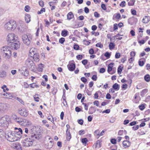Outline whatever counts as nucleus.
<instances>
[{
  "label": "nucleus",
  "instance_id": "obj_64",
  "mask_svg": "<svg viewBox=\"0 0 150 150\" xmlns=\"http://www.w3.org/2000/svg\"><path fill=\"white\" fill-rule=\"evenodd\" d=\"M121 17V15L120 13H117L115 16L116 18L117 19H119Z\"/></svg>",
  "mask_w": 150,
  "mask_h": 150
},
{
  "label": "nucleus",
  "instance_id": "obj_21",
  "mask_svg": "<svg viewBox=\"0 0 150 150\" xmlns=\"http://www.w3.org/2000/svg\"><path fill=\"white\" fill-rule=\"evenodd\" d=\"M44 65L42 64H40L38 65L37 69L39 71H42L44 67Z\"/></svg>",
  "mask_w": 150,
  "mask_h": 150
},
{
  "label": "nucleus",
  "instance_id": "obj_27",
  "mask_svg": "<svg viewBox=\"0 0 150 150\" xmlns=\"http://www.w3.org/2000/svg\"><path fill=\"white\" fill-rule=\"evenodd\" d=\"M112 88L115 90H118L120 88L119 85L117 83H115L113 85Z\"/></svg>",
  "mask_w": 150,
  "mask_h": 150
},
{
  "label": "nucleus",
  "instance_id": "obj_15",
  "mask_svg": "<svg viewBox=\"0 0 150 150\" xmlns=\"http://www.w3.org/2000/svg\"><path fill=\"white\" fill-rule=\"evenodd\" d=\"M75 65L74 64L70 63L67 65L69 70L71 71H73L75 68Z\"/></svg>",
  "mask_w": 150,
  "mask_h": 150
},
{
  "label": "nucleus",
  "instance_id": "obj_20",
  "mask_svg": "<svg viewBox=\"0 0 150 150\" xmlns=\"http://www.w3.org/2000/svg\"><path fill=\"white\" fill-rule=\"evenodd\" d=\"M74 17V15L73 13L71 12H69L67 15V19L70 20Z\"/></svg>",
  "mask_w": 150,
  "mask_h": 150
},
{
  "label": "nucleus",
  "instance_id": "obj_5",
  "mask_svg": "<svg viewBox=\"0 0 150 150\" xmlns=\"http://www.w3.org/2000/svg\"><path fill=\"white\" fill-rule=\"evenodd\" d=\"M10 121V118L9 116L5 115L0 119V126H7L8 123Z\"/></svg>",
  "mask_w": 150,
  "mask_h": 150
},
{
  "label": "nucleus",
  "instance_id": "obj_47",
  "mask_svg": "<svg viewBox=\"0 0 150 150\" xmlns=\"http://www.w3.org/2000/svg\"><path fill=\"white\" fill-rule=\"evenodd\" d=\"M79 47L76 44L74 45V48L76 50H79Z\"/></svg>",
  "mask_w": 150,
  "mask_h": 150
},
{
  "label": "nucleus",
  "instance_id": "obj_45",
  "mask_svg": "<svg viewBox=\"0 0 150 150\" xmlns=\"http://www.w3.org/2000/svg\"><path fill=\"white\" fill-rule=\"evenodd\" d=\"M106 98L107 99H111V96L109 93H108L106 95Z\"/></svg>",
  "mask_w": 150,
  "mask_h": 150
},
{
  "label": "nucleus",
  "instance_id": "obj_12",
  "mask_svg": "<svg viewBox=\"0 0 150 150\" xmlns=\"http://www.w3.org/2000/svg\"><path fill=\"white\" fill-rule=\"evenodd\" d=\"M36 52V50L34 47H32L30 49L29 55L31 58H32L33 55H34L35 54H37Z\"/></svg>",
  "mask_w": 150,
  "mask_h": 150
},
{
  "label": "nucleus",
  "instance_id": "obj_42",
  "mask_svg": "<svg viewBox=\"0 0 150 150\" xmlns=\"http://www.w3.org/2000/svg\"><path fill=\"white\" fill-rule=\"evenodd\" d=\"M104 55L106 57L108 58H109L110 57V54L108 52H106L105 54Z\"/></svg>",
  "mask_w": 150,
  "mask_h": 150
},
{
  "label": "nucleus",
  "instance_id": "obj_63",
  "mask_svg": "<svg viewBox=\"0 0 150 150\" xmlns=\"http://www.w3.org/2000/svg\"><path fill=\"white\" fill-rule=\"evenodd\" d=\"M127 59V58L126 56H125L124 58H123L121 59V62L123 63H124L125 61Z\"/></svg>",
  "mask_w": 150,
  "mask_h": 150
},
{
  "label": "nucleus",
  "instance_id": "obj_54",
  "mask_svg": "<svg viewBox=\"0 0 150 150\" xmlns=\"http://www.w3.org/2000/svg\"><path fill=\"white\" fill-rule=\"evenodd\" d=\"M113 29L114 30H116L118 29V25L117 24H115L113 26Z\"/></svg>",
  "mask_w": 150,
  "mask_h": 150
},
{
  "label": "nucleus",
  "instance_id": "obj_1",
  "mask_svg": "<svg viewBox=\"0 0 150 150\" xmlns=\"http://www.w3.org/2000/svg\"><path fill=\"white\" fill-rule=\"evenodd\" d=\"M41 135L38 134H31L29 138H26L24 140V146L28 147L32 145L33 141L38 140L41 137Z\"/></svg>",
  "mask_w": 150,
  "mask_h": 150
},
{
  "label": "nucleus",
  "instance_id": "obj_28",
  "mask_svg": "<svg viewBox=\"0 0 150 150\" xmlns=\"http://www.w3.org/2000/svg\"><path fill=\"white\" fill-rule=\"evenodd\" d=\"M145 80L147 82H149L150 81V76L149 74L146 75L144 77Z\"/></svg>",
  "mask_w": 150,
  "mask_h": 150
},
{
  "label": "nucleus",
  "instance_id": "obj_8",
  "mask_svg": "<svg viewBox=\"0 0 150 150\" xmlns=\"http://www.w3.org/2000/svg\"><path fill=\"white\" fill-rule=\"evenodd\" d=\"M18 39L17 37L13 33H10L7 36V40L10 43H12Z\"/></svg>",
  "mask_w": 150,
  "mask_h": 150
},
{
  "label": "nucleus",
  "instance_id": "obj_41",
  "mask_svg": "<svg viewBox=\"0 0 150 150\" xmlns=\"http://www.w3.org/2000/svg\"><path fill=\"white\" fill-rule=\"evenodd\" d=\"M124 132L125 131H124L123 130H120L118 132V134L119 135H122L123 134Z\"/></svg>",
  "mask_w": 150,
  "mask_h": 150
},
{
  "label": "nucleus",
  "instance_id": "obj_38",
  "mask_svg": "<svg viewBox=\"0 0 150 150\" xmlns=\"http://www.w3.org/2000/svg\"><path fill=\"white\" fill-rule=\"evenodd\" d=\"M122 67L121 66H120L118 67L117 69V72L119 74V73H121L122 71Z\"/></svg>",
  "mask_w": 150,
  "mask_h": 150
},
{
  "label": "nucleus",
  "instance_id": "obj_11",
  "mask_svg": "<svg viewBox=\"0 0 150 150\" xmlns=\"http://www.w3.org/2000/svg\"><path fill=\"white\" fill-rule=\"evenodd\" d=\"M19 113L21 115L25 117H27L28 114L27 110L25 108H22L21 110H19Z\"/></svg>",
  "mask_w": 150,
  "mask_h": 150
},
{
  "label": "nucleus",
  "instance_id": "obj_4",
  "mask_svg": "<svg viewBox=\"0 0 150 150\" xmlns=\"http://www.w3.org/2000/svg\"><path fill=\"white\" fill-rule=\"evenodd\" d=\"M32 38L33 36L30 34H24L22 36V39L24 43L27 46L30 44Z\"/></svg>",
  "mask_w": 150,
  "mask_h": 150
},
{
  "label": "nucleus",
  "instance_id": "obj_58",
  "mask_svg": "<svg viewBox=\"0 0 150 150\" xmlns=\"http://www.w3.org/2000/svg\"><path fill=\"white\" fill-rule=\"evenodd\" d=\"M66 4H67V2L65 1H64L62 3L61 6L62 7H64L65 6H66Z\"/></svg>",
  "mask_w": 150,
  "mask_h": 150
},
{
  "label": "nucleus",
  "instance_id": "obj_35",
  "mask_svg": "<svg viewBox=\"0 0 150 150\" xmlns=\"http://www.w3.org/2000/svg\"><path fill=\"white\" fill-rule=\"evenodd\" d=\"M34 98L36 101L38 102H39V95L38 94H35V95L34 96Z\"/></svg>",
  "mask_w": 150,
  "mask_h": 150
},
{
  "label": "nucleus",
  "instance_id": "obj_18",
  "mask_svg": "<svg viewBox=\"0 0 150 150\" xmlns=\"http://www.w3.org/2000/svg\"><path fill=\"white\" fill-rule=\"evenodd\" d=\"M6 76V72L4 70H2L0 71V77L4 78Z\"/></svg>",
  "mask_w": 150,
  "mask_h": 150
},
{
  "label": "nucleus",
  "instance_id": "obj_2",
  "mask_svg": "<svg viewBox=\"0 0 150 150\" xmlns=\"http://www.w3.org/2000/svg\"><path fill=\"white\" fill-rule=\"evenodd\" d=\"M0 50L6 58V59L10 58L11 56V52L10 50V48L7 46H4L2 47Z\"/></svg>",
  "mask_w": 150,
  "mask_h": 150
},
{
  "label": "nucleus",
  "instance_id": "obj_26",
  "mask_svg": "<svg viewBox=\"0 0 150 150\" xmlns=\"http://www.w3.org/2000/svg\"><path fill=\"white\" fill-rule=\"evenodd\" d=\"M113 63H111L109 64L107 70V71L108 72H110L112 70V68L113 67Z\"/></svg>",
  "mask_w": 150,
  "mask_h": 150
},
{
  "label": "nucleus",
  "instance_id": "obj_34",
  "mask_svg": "<svg viewBox=\"0 0 150 150\" xmlns=\"http://www.w3.org/2000/svg\"><path fill=\"white\" fill-rule=\"evenodd\" d=\"M4 105L2 103H0V113L4 110Z\"/></svg>",
  "mask_w": 150,
  "mask_h": 150
},
{
  "label": "nucleus",
  "instance_id": "obj_46",
  "mask_svg": "<svg viewBox=\"0 0 150 150\" xmlns=\"http://www.w3.org/2000/svg\"><path fill=\"white\" fill-rule=\"evenodd\" d=\"M57 2L55 1L54 2H50L49 3V5L51 6L54 5L55 3H56Z\"/></svg>",
  "mask_w": 150,
  "mask_h": 150
},
{
  "label": "nucleus",
  "instance_id": "obj_17",
  "mask_svg": "<svg viewBox=\"0 0 150 150\" xmlns=\"http://www.w3.org/2000/svg\"><path fill=\"white\" fill-rule=\"evenodd\" d=\"M33 58L34 60L36 62H38L39 61V56L38 53L35 54L34 55H33Z\"/></svg>",
  "mask_w": 150,
  "mask_h": 150
},
{
  "label": "nucleus",
  "instance_id": "obj_36",
  "mask_svg": "<svg viewBox=\"0 0 150 150\" xmlns=\"http://www.w3.org/2000/svg\"><path fill=\"white\" fill-rule=\"evenodd\" d=\"M96 46L97 47H99L100 48H101L103 47V45H102L100 42L98 43L96 45Z\"/></svg>",
  "mask_w": 150,
  "mask_h": 150
},
{
  "label": "nucleus",
  "instance_id": "obj_60",
  "mask_svg": "<svg viewBox=\"0 0 150 150\" xmlns=\"http://www.w3.org/2000/svg\"><path fill=\"white\" fill-rule=\"evenodd\" d=\"M81 81L84 83H85L87 81V79L84 77H82L81 78Z\"/></svg>",
  "mask_w": 150,
  "mask_h": 150
},
{
  "label": "nucleus",
  "instance_id": "obj_25",
  "mask_svg": "<svg viewBox=\"0 0 150 150\" xmlns=\"http://www.w3.org/2000/svg\"><path fill=\"white\" fill-rule=\"evenodd\" d=\"M67 139L69 141L71 138V136L70 133L68 130H66Z\"/></svg>",
  "mask_w": 150,
  "mask_h": 150
},
{
  "label": "nucleus",
  "instance_id": "obj_61",
  "mask_svg": "<svg viewBox=\"0 0 150 150\" xmlns=\"http://www.w3.org/2000/svg\"><path fill=\"white\" fill-rule=\"evenodd\" d=\"M84 12L86 13H87L89 12V9L87 7H85L84 8Z\"/></svg>",
  "mask_w": 150,
  "mask_h": 150
},
{
  "label": "nucleus",
  "instance_id": "obj_3",
  "mask_svg": "<svg viewBox=\"0 0 150 150\" xmlns=\"http://www.w3.org/2000/svg\"><path fill=\"white\" fill-rule=\"evenodd\" d=\"M5 137L7 138L8 141L13 142L17 141L16 138L15 132L14 131H9L6 134Z\"/></svg>",
  "mask_w": 150,
  "mask_h": 150
},
{
  "label": "nucleus",
  "instance_id": "obj_23",
  "mask_svg": "<svg viewBox=\"0 0 150 150\" xmlns=\"http://www.w3.org/2000/svg\"><path fill=\"white\" fill-rule=\"evenodd\" d=\"M101 146L100 144L99 141H97L96 143L93 144V147L94 148H96L97 147L100 148Z\"/></svg>",
  "mask_w": 150,
  "mask_h": 150
},
{
  "label": "nucleus",
  "instance_id": "obj_44",
  "mask_svg": "<svg viewBox=\"0 0 150 150\" xmlns=\"http://www.w3.org/2000/svg\"><path fill=\"white\" fill-rule=\"evenodd\" d=\"M139 109L141 110H143L145 108L143 104L140 105L139 106Z\"/></svg>",
  "mask_w": 150,
  "mask_h": 150
},
{
  "label": "nucleus",
  "instance_id": "obj_9",
  "mask_svg": "<svg viewBox=\"0 0 150 150\" xmlns=\"http://www.w3.org/2000/svg\"><path fill=\"white\" fill-rule=\"evenodd\" d=\"M14 130L16 131L14 132H15V135L17 141L22 136L23 130L21 128L17 127H15Z\"/></svg>",
  "mask_w": 150,
  "mask_h": 150
},
{
  "label": "nucleus",
  "instance_id": "obj_48",
  "mask_svg": "<svg viewBox=\"0 0 150 150\" xmlns=\"http://www.w3.org/2000/svg\"><path fill=\"white\" fill-rule=\"evenodd\" d=\"M139 126L138 125H136L133 126L132 127L133 130H135L139 128Z\"/></svg>",
  "mask_w": 150,
  "mask_h": 150
},
{
  "label": "nucleus",
  "instance_id": "obj_40",
  "mask_svg": "<svg viewBox=\"0 0 150 150\" xmlns=\"http://www.w3.org/2000/svg\"><path fill=\"white\" fill-rule=\"evenodd\" d=\"M88 142L87 139L86 138L82 139V142L83 144H86Z\"/></svg>",
  "mask_w": 150,
  "mask_h": 150
},
{
  "label": "nucleus",
  "instance_id": "obj_16",
  "mask_svg": "<svg viewBox=\"0 0 150 150\" xmlns=\"http://www.w3.org/2000/svg\"><path fill=\"white\" fill-rule=\"evenodd\" d=\"M130 142L127 140L124 141L122 143L123 146L125 148L129 147L130 145Z\"/></svg>",
  "mask_w": 150,
  "mask_h": 150
},
{
  "label": "nucleus",
  "instance_id": "obj_51",
  "mask_svg": "<svg viewBox=\"0 0 150 150\" xmlns=\"http://www.w3.org/2000/svg\"><path fill=\"white\" fill-rule=\"evenodd\" d=\"M135 55V53L134 52L132 51L131 52L130 56L131 57H134Z\"/></svg>",
  "mask_w": 150,
  "mask_h": 150
},
{
  "label": "nucleus",
  "instance_id": "obj_31",
  "mask_svg": "<svg viewBox=\"0 0 150 150\" xmlns=\"http://www.w3.org/2000/svg\"><path fill=\"white\" fill-rule=\"evenodd\" d=\"M29 86L32 88H38L39 87V86L37 85L36 83H33L29 84Z\"/></svg>",
  "mask_w": 150,
  "mask_h": 150
},
{
  "label": "nucleus",
  "instance_id": "obj_39",
  "mask_svg": "<svg viewBox=\"0 0 150 150\" xmlns=\"http://www.w3.org/2000/svg\"><path fill=\"white\" fill-rule=\"evenodd\" d=\"M65 41V39L63 38H60L59 40V42L61 44H63Z\"/></svg>",
  "mask_w": 150,
  "mask_h": 150
},
{
  "label": "nucleus",
  "instance_id": "obj_43",
  "mask_svg": "<svg viewBox=\"0 0 150 150\" xmlns=\"http://www.w3.org/2000/svg\"><path fill=\"white\" fill-rule=\"evenodd\" d=\"M132 14L133 15H135L136 14V11L135 10L132 9L131 10Z\"/></svg>",
  "mask_w": 150,
  "mask_h": 150
},
{
  "label": "nucleus",
  "instance_id": "obj_37",
  "mask_svg": "<svg viewBox=\"0 0 150 150\" xmlns=\"http://www.w3.org/2000/svg\"><path fill=\"white\" fill-rule=\"evenodd\" d=\"M100 133V132L98 130H96L94 132V134L95 135L98 136V138H99V134Z\"/></svg>",
  "mask_w": 150,
  "mask_h": 150
},
{
  "label": "nucleus",
  "instance_id": "obj_22",
  "mask_svg": "<svg viewBox=\"0 0 150 150\" xmlns=\"http://www.w3.org/2000/svg\"><path fill=\"white\" fill-rule=\"evenodd\" d=\"M30 16L29 14L25 15V19L26 22L27 23H29L30 21Z\"/></svg>",
  "mask_w": 150,
  "mask_h": 150
},
{
  "label": "nucleus",
  "instance_id": "obj_14",
  "mask_svg": "<svg viewBox=\"0 0 150 150\" xmlns=\"http://www.w3.org/2000/svg\"><path fill=\"white\" fill-rule=\"evenodd\" d=\"M2 96H3L4 98H11L12 97V94L10 93H8L7 92H4V93L1 95Z\"/></svg>",
  "mask_w": 150,
  "mask_h": 150
},
{
  "label": "nucleus",
  "instance_id": "obj_29",
  "mask_svg": "<svg viewBox=\"0 0 150 150\" xmlns=\"http://www.w3.org/2000/svg\"><path fill=\"white\" fill-rule=\"evenodd\" d=\"M53 145V143L52 140H50L49 142L48 143L47 145V148L48 149H50L52 147Z\"/></svg>",
  "mask_w": 150,
  "mask_h": 150
},
{
  "label": "nucleus",
  "instance_id": "obj_7",
  "mask_svg": "<svg viewBox=\"0 0 150 150\" xmlns=\"http://www.w3.org/2000/svg\"><path fill=\"white\" fill-rule=\"evenodd\" d=\"M16 27V22L13 20L8 22L6 23L4 25L5 29L7 30H11L13 29H15Z\"/></svg>",
  "mask_w": 150,
  "mask_h": 150
},
{
  "label": "nucleus",
  "instance_id": "obj_32",
  "mask_svg": "<svg viewBox=\"0 0 150 150\" xmlns=\"http://www.w3.org/2000/svg\"><path fill=\"white\" fill-rule=\"evenodd\" d=\"M135 1V0H130L128 3V5L129 6H133L134 5Z\"/></svg>",
  "mask_w": 150,
  "mask_h": 150
},
{
  "label": "nucleus",
  "instance_id": "obj_6",
  "mask_svg": "<svg viewBox=\"0 0 150 150\" xmlns=\"http://www.w3.org/2000/svg\"><path fill=\"white\" fill-rule=\"evenodd\" d=\"M32 58L29 57L25 61V64L27 66L30 68L31 71H35L36 70V67L35 64L32 60Z\"/></svg>",
  "mask_w": 150,
  "mask_h": 150
},
{
  "label": "nucleus",
  "instance_id": "obj_52",
  "mask_svg": "<svg viewBox=\"0 0 150 150\" xmlns=\"http://www.w3.org/2000/svg\"><path fill=\"white\" fill-rule=\"evenodd\" d=\"M125 2L124 1H122L121 3L120 4V6L121 7H124L125 6Z\"/></svg>",
  "mask_w": 150,
  "mask_h": 150
},
{
  "label": "nucleus",
  "instance_id": "obj_53",
  "mask_svg": "<svg viewBox=\"0 0 150 150\" xmlns=\"http://www.w3.org/2000/svg\"><path fill=\"white\" fill-rule=\"evenodd\" d=\"M130 33L131 35L132 36H134L135 35V32L133 30H131L130 31Z\"/></svg>",
  "mask_w": 150,
  "mask_h": 150
},
{
  "label": "nucleus",
  "instance_id": "obj_59",
  "mask_svg": "<svg viewBox=\"0 0 150 150\" xmlns=\"http://www.w3.org/2000/svg\"><path fill=\"white\" fill-rule=\"evenodd\" d=\"M39 4V5L41 7H43L44 5L43 2L42 1H40Z\"/></svg>",
  "mask_w": 150,
  "mask_h": 150
},
{
  "label": "nucleus",
  "instance_id": "obj_30",
  "mask_svg": "<svg viewBox=\"0 0 150 150\" xmlns=\"http://www.w3.org/2000/svg\"><path fill=\"white\" fill-rule=\"evenodd\" d=\"M24 121H26V120L22 118H18V119H16V122L20 124L22 122H24Z\"/></svg>",
  "mask_w": 150,
  "mask_h": 150
},
{
  "label": "nucleus",
  "instance_id": "obj_24",
  "mask_svg": "<svg viewBox=\"0 0 150 150\" xmlns=\"http://www.w3.org/2000/svg\"><path fill=\"white\" fill-rule=\"evenodd\" d=\"M68 34V31L66 30H64L62 31L61 35L63 37H65L67 36Z\"/></svg>",
  "mask_w": 150,
  "mask_h": 150
},
{
  "label": "nucleus",
  "instance_id": "obj_57",
  "mask_svg": "<svg viewBox=\"0 0 150 150\" xmlns=\"http://www.w3.org/2000/svg\"><path fill=\"white\" fill-rule=\"evenodd\" d=\"M94 16L96 18H98L100 16V15L97 12H95L94 13Z\"/></svg>",
  "mask_w": 150,
  "mask_h": 150
},
{
  "label": "nucleus",
  "instance_id": "obj_49",
  "mask_svg": "<svg viewBox=\"0 0 150 150\" xmlns=\"http://www.w3.org/2000/svg\"><path fill=\"white\" fill-rule=\"evenodd\" d=\"M120 54L119 53H116L115 55V57L116 59L119 58L120 57Z\"/></svg>",
  "mask_w": 150,
  "mask_h": 150
},
{
  "label": "nucleus",
  "instance_id": "obj_33",
  "mask_svg": "<svg viewBox=\"0 0 150 150\" xmlns=\"http://www.w3.org/2000/svg\"><path fill=\"white\" fill-rule=\"evenodd\" d=\"M115 45L112 42H110L109 45V49L110 50L114 49L115 47Z\"/></svg>",
  "mask_w": 150,
  "mask_h": 150
},
{
  "label": "nucleus",
  "instance_id": "obj_62",
  "mask_svg": "<svg viewBox=\"0 0 150 150\" xmlns=\"http://www.w3.org/2000/svg\"><path fill=\"white\" fill-rule=\"evenodd\" d=\"M79 134L81 135L83 134H84V131L83 130H81L79 131Z\"/></svg>",
  "mask_w": 150,
  "mask_h": 150
},
{
  "label": "nucleus",
  "instance_id": "obj_55",
  "mask_svg": "<svg viewBox=\"0 0 150 150\" xmlns=\"http://www.w3.org/2000/svg\"><path fill=\"white\" fill-rule=\"evenodd\" d=\"M83 104L84 105L85 109L86 110H88V105L84 103H83Z\"/></svg>",
  "mask_w": 150,
  "mask_h": 150
},
{
  "label": "nucleus",
  "instance_id": "obj_10",
  "mask_svg": "<svg viewBox=\"0 0 150 150\" xmlns=\"http://www.w3.org/2000/svg\"><path fill=\"white\" fill-rule=\"evenodd\" d=\"M20 42L18 39L17 40H16L11 43V47L14 49L17 50L20 47Z\"/></svg>",
  "mask_w": 150,
  "mask_h": 150
},
{
  "label": "nucleus",
  "instance_id": "obj_56",
  "mask_svg": "<svg viewBox=\"0 0 150 150\" xmlns=\"http://www.w3.org/2000/svg\"><path fill=\"white\" fill-rule=\"evenodd\" d=\"M110 142L112 144H115L116 143V141L115 139H111Z\"/></svg>",
  "mask_w": 150,
  "mask_h": 150
},
{
  "label": "nucleus",
  "instance_id": "obj_19",
  "mask_svg": "<svg viewBox=\"0 0 150 150\" xmlns=\"http://www.w3.org/2000/svg\"><path fill=\"white\" fill-rule=\"evenodd\" d=\"M150 21V18L147 16H145L142 21L143 23H146Z\"/></svg>",
  "mask_w": 150,
  "mask_h": 150
},
{
  "label": "nucleus",
  "instance_id": "obj_50",
  "mask_svg": "<svg viewBox=\"0 0 150 150\" xmlns=\"http://www.w3.org/2000/svg\"><path fill=\"white\" fill-rule=\"evenodd\" d=\"M30 7L28 6H26L25 8V10L27 12L29 11L30 9Z\"/></svg>",
  "mask_w": 150,
  "mask_h": 150
},
{
  "label": "nucleus",
  "instance_id": "obj_13",
  "mask_svg": "<svg viewBox=\"0 0 150 150\" xmlns=\"http://www.w3.org/2000/svg\"><path fill=\"white\" fill-rule=\"evenodd\" d=\"M12 147L17 150H20L21 149V146L20 144L17 142L13 143L12 145Z\"/></svg>",
  "mask_w": 150,
  "mask_h": 150
}]
</instances>
